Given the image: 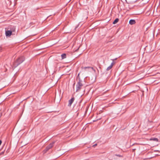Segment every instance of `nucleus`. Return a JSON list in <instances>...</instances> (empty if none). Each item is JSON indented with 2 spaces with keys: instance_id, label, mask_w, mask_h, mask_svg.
Masks as SVG:
<instances>
[{
  "instance_id": "aec40b11",
  "label": "nucleus",
  "mask_w": 160,
  "mask_h": 160,
  "mask_svg": "<svg viewBox=\"0 0 160 160\" xmlns=\"http://www.w3.org/2000/svg\"><path fill=\"white\" fill-rule=\"evenodd\" d=\"M135 150H136V149H135V148L133 149H132V150H133V151H135Z\"/></svg>"
},
{
  "instance_id": "a211bd4d",
  "label": "nucleus",
  "mask_w": 160,
  "mask_h": 160,
  "mask_svg": "<svg viewBox=\"0 0 160 160\" xmlns=\"http://www.w3.org/2000/svg\"><path fill=\"white\" fill-rule=\"evenodd\" d=\"M2 142V141L0 140V145H1Z\"/></svg>"
},
{
  "instance_id": "412c9836",
  "label": "nucleus",
  "mask_w": 160,
  "mask_h": 160,
  "mask_svg": "<svg viewBox=\"0 0 160 160\" xmlns=\"http://www.w3.org/2000/svg\"><path fill=\"white\" fill-rule=\"evenodd\" d=\"M78 49H79V48H78V49L76 50V51H77Z\"/></svg>"
},
{
  "instance_id": "0eeeda50",
  "label": "nucleus",
  "mask_w": 160,
  "mask_h": 160,
  "mask_svg": "<svg viewBox=\"0 0 160 160\" xmlns=\"http://www.w3.org/2000/svg\"><path fill=\"white\" fill-rule=\"evenodd\" d=\"M136 23L135 20L133 19H131L129 21V23L131 25L134 24Z\"/></svg>"
},
{
  "instance_id": "39448f33",
  "label": "nucleus",
  "mask_w": 160,
  "mask_h": 160,
  "mask_svg": "<svg viewBox=\"0 0 160 160\" xmlns=\"http://www.w3.org/2000/svg\"><path fill=\"white\" fill-rule=\"evenodd\" d=\"M113 61V62H112L111 64L107 68V71H109V70L111 69L112 68L113 66L114 65L115 63V62H114V59H112V60Z\"/></svg>"
},
{
  "instance_id": "6ab92c4d",
  "label": "nucleus",
  "mask_w": 160,
  "mask_h": 160,
  "mask_svg": "<svg viewBox=\"0 0 160 160\" xmlns=\"http://www.w3.org/2000/svg\"><path fill=\"white\" fill-rule=\"evenodd\" d=\"M2 48L1 47H0V52L1 51Z\"/></svg>"
},
{
  "instance_id": "f8f14e48",
  "label": "nucleus",
  "mask_w": 160,
  "mask_h": 160,
  "mask_svg": "<svg viewBox=\"0 0 160 160\" xmlns=\"http://www.w3.org/2000/svg\"><path fill=\"white\" fill-rule=\"evenodd\" d=\"M115 155L118 157H122V156L121 155L119 154H116Z\"/></svg>"
},
{
  "instance_id": "6e6552de",
  "label": "nucleus",
  "mask_w": 160,
  "mask_h": 160,
  "mask_svg": "<svg viewBox=\"0 0 160 160\" xmlns=\"http://www.w3.org/2000/svg\"><path fill=\"white\" fill-rule=\"evenodd\" d=\"M62 59L65 58H66V55L65 53H63L61 55Z\"/></svg>"
},
{
  "instance_id": "7ed1b4c3",
  "label": "nucleus",
  "mask_w": 160,
  "mask_h": 160,
  "mask_svg": "<svg viewBox=\"0 0 160 160\" xmlns=\"http://www.w3.org/2000/svg\"><path fill=\"white\" fill-rule=\"evenodd\" d=\"M54 143V142H53L52 143H50L48 146L45 149L46 151H48L49 149L51 148L53 146V144Z\"/></svg>"
},
{
  "instance_id": "9b49d317",
  "label": "nucleus",
  "mask_w": 160,
  "mask_h": 160,
  "mask_svg": "<svg viewBox=\"0 0 160 160\" xmlns=\"http://www.w3.org/2000/svg\"><path fill=\"white\" fill-rule=\"evenodd\" d=\"M91 68V67H82V69H84V70H86L87 69H89V68Z\"/></svg>"
},
{
  "instance_id": "4be33fe9",
  "label": "nucleus",
  "mask_w": 160,
  "mask_h": 160,
  "mask_svg": "<svg viewBox=\"0 0 160 160\" xmlns=\"http://www.w3.org/2000/svg\"><path fill=\"white\" fill-rule=\"evenodd\" d=\"M88 0H87V1Z\"/></svg>"
},
{
  "instance_id": "2eb2a0df",
  "label": "nucleus",
  "mask_w": 160,
  "mask_h": 160,
  "mask_svg": "<svg viewBox=\"0 0 160 160\" xmlns=\"http://www.w3.org/2000/svg\"><path fill=\"white\" fill-rule=\"evenodd\" d=\"M97 145V144H95L94 145H93V146H92V147H95V146H96Z\"/></svg>"
},
{
  "instance_id": "f257e3e1",
  "label": "nucleus",
  "mask_w": 160,
  "mask_h": 160,
  "mask_svg": "<svg viewBox=\"0 0 160 160\" xmlns=\"http://www.w3.org/2000/svg\"><path fill=\"white\" fill-rule=\"evenodd\" d=\"M82 81L81 80L80 78H79V80L78 82L76 85V92H78L81 89L82 87L83 86L82 83Z\"/></svg>"
},
{
  "instance_id": "f03ea898",
  "label": "nucleus",
  "mask_w": 160,
  "mask_h": 160,
  "mask_svg": "<svg viewBox=\"0 0 160 160\" xmlns=\"http://www.w3.org/2000/svg\"><path fill=\"white\" fill-rule=\"evenodd\" d=\"M25 60L23 56L20 57L17 60L16 63H17V66H18L22 63Z\"/></svg>"
},
{
  "instance_id": "dca6fc26",
  "label": "nucleus",
  "mask_w": 160,
  "mask_h": 160,
  "mask_svg": "<svg viewBox=\"0 0 160 160\" xmlns=\"http://www.w3.org/2000/svg\"><path fill=\"white\" fill-rule=\"evenodd\" d=\"M79 74H80V73H78V77H77V78H78V80H79V78H80V77H79Z\"/></svg>"
},
{
  "instance_id": "ddd939ff",
  "label": "nucleus",
  "mask_w": 160,
  "mask_h": 160,
  "mask_svg": "<svg viewBox=\"0 0 160 160\" xmlns=\"http://www.w3.org/2000/svg\"><path fill=\"white\" fill-rule=\"evenodd\" d=\"M4 153V152H1V153H0V156L2 155V154H3Z\"/></svg>"
},
{
  "instance_id": "423d86ee",
  "label": "nucleus",
  "mask_w": 160,
  "mask_h": 160,
  "mask_svg": "<svg viewBox=\"0 0 160 160\" xmlns=\"http://www.w3.org/2000/svg\"><path fill=\"white\" fill-rule=\"evenodd\" d=\"M75 100V98L74 97L72 98L71 99L68 101L69 103L68 106L70 107Z\"/></svg>"
},
{
  "instance_id": "9d476101",
  "label": "nucleus",
  "mask_w": 160,
  "mask_h": 160,
  "mask_svg": "<svg viewBox=\"0 0 160 160\" xmlns=\"http://www.w3.org/2000/svg\"><path fill=\"white\" fill-rule=\"evenodd\" d=\"M119 21V19L118 18H116L113 21V24H116Z\"/></svg>"
},
{
  "instance_id": "4468645a",
  "label": "nucleus",
  "mask_w": 160,
  "mask_h": 160,
  "mask_svg": "<svg viewBox=\"0 0 160 160\" xmlns=\"http://www.w3.org/2000/svg\"><path fill=\"white\" fill-rule=\"evenodd\" d=\"M90 68H91L93 71H94V72H95V69H94L93 68V67H91Z\"/></svg>"
},
{
  "instance_id": "f3484780",
  "label": "nucleus",
  "mask_w": 160,
  "mask_h": 160,
  "mask_svg": "<svg viewBox=\"0 0 160 160\" xmlns=\"http://www.w3.org/2000/svg\"><path fill=\"white\" fill-rule=\"evenodd\" d=\"M79 74H80V73H78V77H77V78H78V80H79V78H80V77H79Z\"/></svg>"
},
{
  "instance_id": "20e7f679",
  "label": "nucleus",
  "mask_w": 160,
  "mask_h": 160,
  "mask_svg": "<svg viewBox=\"0 0 160 160\" xmlns=\"http://www.w3.org/2000/svg\"><path fill=\"white\" fill-rule=\"evenodd\" d=\"M12 32L11 30H7L5 31V35L7 37H9L12 34Z\"/></svg>"
},
{
  "instance_id": "1a4fd4ad",
  "label": "nucleus",
  "mask_w": 160,
  "mask_h": 160,
  "mask_svg": "<svg viewBox=\"0 0 160 160\" xmlns=\"http://www.w3.org/2000/svg\"><path fill=\"white\" fill-rule=\"evenodd\" d=\"M150 140H153V141H156V142H158V138H151V139H150Z\"/></svg>"
}]
</instances>
